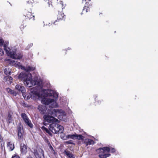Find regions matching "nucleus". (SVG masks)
I'll return each mask as SVG.
<instances>
[{
    "mask_svg": "<svg viewBox=\"0 0 158 158\" xmlns=\"http://www.w3.org/2000/svg\"><path fill=\"white\" fill-rule=\"evenodd\" d=\"M42 92L46 94L44 95L41 99V103L44 104L49 105L50 108L47 110V107L45 106L39 105L38 106V109L40 113L42 114H46L56 116L59 118V117L65 116L66 114L63 110L59 109H55L54 108L58 106V104L56 102V99L58 97V94L56 91L52 90H44Z\"/></svg>",
    "mask_w": 158,
    "mask_h": 158,
    "instance_id": "1",
    "label": "nucleus"
},
{
    "mask_svg": "<svg viewBox=\"0 0 158 158\" xmlns=\"http://www.w3.org/2000/svg\"><path fill=\"white\" fill-rule=\"evenodd\" d=\"M6 60L8 61V63L10 64L19 69H21L27 72H23L20 73L19 76V79L23 81L24 84L27 87H30L33 85L38 84L37 81L35 80L32 79L31 75L27 72L34 70V67L30 66L25 67L22 66L20 62L10 59H6Z\"/></svg>",
    "mask_w": 158,
    "mask_h": 158,
    "instance_id": "2",
    "label": "nucleus"
},
{
    "mask_svg": "<svg viewBox=\"0 0 158 158\" xmlns=\"http://www.w3.org/2000/svg\"><path fill=\"white\" fill-rule=\"evenodd\" d=\"M4 50L8 56H10L11 58L14 59H20L22 57V55L20 53H18L17 54L16 50L14 49L13 51H11L9 48L7 47L5 45H4Z\"/></svg>",
    "mask_w": 158,
    "mask_h": 158,
    "instance_id": "3",
    "label": "nucleus"
},
{
    "mask_svg": "<svg viewBox=\"0 0 158 158\" xmlns=\"http://www.w3.org/2000/svg\"><path fill=\"white\" fill-rule=\"evenodd\" d=\"M48 128L50 131L55 134L62 133L64 130L63 127L57 123L56 122L50 124Z\"/></svg>",
    "mask_w": 158,
    "mask_h": 158,
    "instance_id": "4",
    "label": "nucleus"
},
{
    "mask_svg": "<svg viewBox=\"0 0 158 158\" xmlns=\"http://www.w3.org/2000/svg\"><path fill=\"white\" fill-rule=\"evenodd\" d=\"M44 89H41V93H39L37 91H34V93H31V94H29V95H25L24 96V98H25V97L27 96V99H29L30 98H31L33 99H40L43 97V94L44 93V92H42V91Z\"/></svg>",
    "mask_w": 158,
    "mask_h": 158,
    "instance_id": "5",
    "label": "nucleus"
},
{
    "mask_svg": "<svg viewBox=\"0 0 158 158\" xmlns=\"http://www.w3.org/2000/svg\"><path fill=\"white\" fill-rule=\"evenodd\" d=\"M33 152L36 158L44 157V151L41 148H37L36 149H34Z\"/></svg>",
    "mask_w": 158,
    "mask_h": 158,
    "instance_id": "6",
    "label": "nucleus"
},
{
    "mask_svg": "<svg viewBox=\"0 0 158 158\" xmlns=\"http://www.w3.org/2000/svg\"><path fill=\"white\" fill-rule=\"evenodd\" d=\"M50 114H47V115L45 114L44 116V120L46 121L47 122L49 123H52L56 122L58 121V120L54 118L53 115L52 116H50ZM56 117V116H55Z\"/></svg>",
    "mask_w": 158,
    "mask_h": 158,
    "instance_id": "7",
    "label": "nucleus"
},
{
    "mask_svg": "<svg viewBox=\"0 0 158 158\" xmlns=\"http://www.w3.org/2000/svg\"><path fill=\"white\" fill-rule=\"evenodd\" d=\"M21 115L25 123L31 128H33V125L26 114L23 113Z\"/></svg>",
    "mask_w": 158,
    "mask_h": 158,
    "instance_id": "8",
    "label": "nucleus"
},
{
    "mask_svg": "<svg viewBox=\"0 0 158 158\" xmlns=\"http://www.w3.org/2000/svg\"><path fill=\"white\" fill-rule=\"evenodd\" d=\"M15 89L18 91L21 92L23 94V97H24L25 94L24 93L25 92V90L24 87L22 85L18 84L16 85Z\"/></svg>",
    "mask_w": 158,
    "mask_h": 158,
    "instance_id": "9",
    "label": "nucleus"
},
{
    "mask_svg": "<svg viewBox=\"0 0 158 158\" xmlns=\"http://www.w3.org/2000/svg\"><path fill=\"white\" fill-rule=\"evenodd\" d=\"M13 113L11 111L9 112L8 116L6 118V120L9 123L12 122L13 119Z\"/></svg>",
    "mask_w": 158,
    "mask_h": 158,
    "instance_id": "10",
    "label": "nucleus"
},
{
    "mask_svg": "<svg viewBox=\"0 0 158 158\" xmlns=\"http://www.w3.org/2000/svg\"><path fill=\"white\" fill-rule=\"evenodd\" d=\"M20 149L21 153L26 154L27 151V146L23 143H21L20 145Z\"/></svg>",
    "mask_w": 158,
    "mask_h": 158,
    "instance_id": "11",
    "label": "nucleus"
},
{
    "mask_svg": "<svg viewBox=\"0 0 158 158\" xmlns=\"http://www.w3.org/2000/svg\"><path fill=\"white\" fill-rule=\"evenodd\" d=\"M64 153L68 157V158H75L74 155L71 152L69 151L65 150Z\"/></svg>",
    "mask_w": 158,
    "mask_h": 158,
    "instance_id": "12",
    "label": "nucleus"
},
{
    "mask_svg": "<svg viewBox=\"0 0 158 158\" xmlns=\"http://www.w3.org/2000/svg\"><path fill=\"white\" fill-rule=\"evenodd\" d=\"M31 10H29V11L27 12V10L25 11V13L26 15H25L26 17H27V19H30L32 18V17H33V20H34L35 19L34 18V15L32 16L31 14Z\"/></svg>",
    "mask_w": 158,
    "mask_h": 158,
    "instance_id": "13",
    "label": "nucleus"
},
{
    "mask_svg": "<svg viewBox=\"0 0 158 158\" xmlns=\"http://www.w3.org/2000/svg\"><path fill=\"white\" fill-rule=\"evenodd\" d=\"M7 147L10 151H12L15 148L14 143L11 142L7 143Z\"/></svg>",
    "mask_w": 158,
    "mask_h": 158,
    "instance_id": "14",
    "label": "nucleus"
},
{
    "mask_svg": "<svg viewBox=\"0 0 158 158\" xmlns=\"http://www.w3.org/2000/svg\"><path fill=\"white\" fill-rule=\"evenodd\" d=\"M84 143L86 145L93 144L94 143V142L93 140L89 139H85Z\"/></svg>",
    "mask_w": 158,
    "mask_h": 158,
    "instance_id": "15",
    "label": "nucleus"
},
{
    "mask_svg": "<svg viewBox=\"0 0 158 158\" xmlns=\"http://www.w3.org/2000/svg\"><path fill=\"white\" fill-rule=\"evenodd\" d=\"M65 16L64 13L62 12H61L60 13H59L57 15V19L59 20H63Z\"/></svg>",
    "mask_w": 158,
    "mask_h": 158,
    "instance_id": "16",
    "label": "nucleus"
},
{
    "mask_svg": "<svg viewBox=\"0 0 158 158\" xmlns=\"http://www.w3.org/2000/svg\"><path fill=\"white\" fill-rule=\"evenodd\" d=\"M65 137L67 139H75L76 136H75V134H71L69 135H66L65 136Z\"/></svg>",
    "mask_w": 158,
    "mask_h": 158,
    "instance_id": "17",
    "label": "nucleus"
},
{
    "mask_svg": "<svg viewBox=\"0 0 158 158\" xmlns=\"http://www.w3.org/2000/svg\"><path fill=\"white\" fill-rule=\"evenodd\" d=\"M4 72L6 75H10V74L11 70L9 68L7 67L4 69Z\"/></svg>",
    "mask_w": 158,
    "mask_h": 158,
    "instance_id": "18",
    "label": "nucleus"
},
{
    "mask_svg": "<svg viewBox=\"0 0 158 158\" xmlns=\"http://www.w3.org/2000/svg\"><path fill=\"white\" fill-rule=\"evenodd\" d=\"M75 136H76L75 139L83 140L84 139V137L81 135H77L76 133H75Z\"/></svg>",
    "mask_w": 158,
    "mask_h": 158,
    "instance_id": "19",
    "label": "nucleus"
},
{
    "mask_svg": "<svg viewBox=\"0 0 158 158\" xmlns=\"http://www.w3.org/2000/svg\"><path fill=\"white\" fill-rule=\"evenodd\" d=\"M88 2H86L85 3V6L84 7V9L83 10V12H87L88 11L89 8V7L90 6H88Z\"/></svg>",
    "mask_w": 158,
    "mask_h": 158,
    "instance_id": "20",
    "label": "nucleus"
},
{
    "mask_svg": "<svg viewBox=\"0 0 158 158\" xmlns=\"http://www.w3.org/2000/svg\"><path fill=\"white\" fill-rule=\"evenodd\" d=\"M100 149L101 150H102L104 152H109L110 151V148L107 147H103V148H101Z\"/></svg>",
    "mask_w": 158,
    "mask_h": 158,
    "instance_id": "21",
    "label": "nucleus"
},
{
    "mask_svg": "<svg viewBox=\"0 0 158 158\" xmlns=\"http://www.w3.org/2000/svg\"><path fill=\"white\" fill-rule=\"evenodd\" d=\"M110 156L109 154H105L103 155H99V156L100 158H106Z\"/></svg>",
    "mask_w": 158,
    "mask_h": 158,
    "instance_id": "22",
    "label": "nucleus"
},
{
    "mask_svg": "<svg viewBox=\"0 0 158 158\" xmlns=\"http://www.w3.org/2000/svg\"><path fill=\"white\" fill-rule=\"evenodd\" d=\"M5 78H6V79L7 81H9L10 83H11L12 82V78L11 77L8 76L6 77Z\"/></svg>",
    "mask_w": 158,
    "mask_h": 158,
    "instance_id": "23",
    "label": "nucleus"
},
{
    "mask_svg": "<svg viewBox=\"0 0 158 158\" xmlns=\"http://www.w3.org/2000/svg\"><path fill=\"white\" fill-rule=\"evenodd\" d=\"M18 133H23V130L22 127L19 126L18 127Z\"/></svg>",
    "mask_w": 158,
    "mask_h": 158,
    "instance_id": "24",
    "label": "nucleus"
},
{
    "mask_svg": "<svg viewBox=\"0 0 158 158\" xmlns=\"http://www.w3.org/2000/svg\"><path fill=\"white\" fill-rule=\"evenodd\" d=\"M6 90L7 92H8V93L10 94H14V91L12 90L11 89L9 88H7L6 89Z\"/></svg>",
    "mask_w": 158,
    "mask_h": 158,
    "instance_id": "25",
    "label": "nucleus"
},
{
    "mask_svg": "<svg viewBox=\"0 0 158 158\" xmlns=\"http://www.w3.org/2000/svg\"><path fill=\"white\" fill-rule=\"evenodd\" d=\"M23 133H18V137L19 139H22V138Z\"/></svg>",
    "mask_w": 158,
    "mask_h": 158,
    "instance_id": "26",
    "label": "nucleus"
},
{
    "mask_svg": "<svg viewBox=\"0 0 158 158\" xmlns=\"http://www.w3.org/2000/svg\"><path fill=\"white\" fill-rule=\"evenodd\" d=\"M26 2L29 4H32L34 2L33 0H27Z\"/></svg>",
    "mask_w": 158,
    "mask_h": 158,
    "instance_id": "27",
    "label": "nucleus"
},
{
    "mask_svg": "<svg viewBox=\"0 0 158 158\" xmlns=\"http://www.w3.org/2000/svg\"><path fill=\"white\" fill-rule=\"evenodd\" d=\"M66 143L68 144H73V143L72 140H69L66 142Z\"/></svg>",
    "mask_w": 158,
    "mask_h": 158,
    "instance_id": "28",
    "label": "nucleus"
},
{
    "mask_svg": "<svg viewBox=\"0 0 158 158\" xmlns=\"http://www.w3.org/2000/svg\"><path fill=\"white\" fill-rule=\"evenodd\" d=\"M11 158H20V157L18 155L15 154L12 156Z\"/></svg>",
    "mask_w": 158,
    "mask_h": 158,
    "instance_id": "29",
    "label": "nucleus"
},
{
    "mask_svg": "<svg viewBox=\"0 0 158 158\" xmlns=\"http://www.w3.org/2000/svg\"><path fill=\"white\" fill-rule=\"evenodd\" d=\"M4 54L3 51L2 49L0 48V55L1 56L3 55Z\"/></svg>",
    "mask_w": 158,
    "mask_h": 158,
    "instance_id": "30",
    "label": "nucleus"
},
{
    "mask_svg": "<svg viewBox=\"0 0 158 158\" xmlns=\"http://www.w3.org/2000/svg\"><path fill=\"white\" fill-rule=\"evenodd\" d=\"M47 133H48L49 135H50L51 136H52V134L50 132V131L48 129L47 130L45 131Z\"/></svg>",
    "mask_w": 158,
    "mask_h": 158,
    "instance_id": "31",
    "label": "nucleus"
},
{
    "mask_svg": "<svg viewBox=\"0 0 158 158\" xmlns=\"http://www.w3.org/2000/svg\"><path fill=\"white\" fill-rule=\"evenodd\" d=\"M41 129L44 131H46L48 129L44 126H43L41 127Z\"/></svg>",
    "mask_w": 158,
    "mask_h": 158,
    "instance_id": "32",
    "label": "nucleus"
},
{
    "mask_svg": "<svg viewBox=\"0 0 158 158\" xmlns=\"http://www.w3.org/2000/svg\"><path fill=\"white\" fill-rule=\"evenodd\" d=\"M3 40L2 39H0V46H2L3 45Z\"/></svg>",
    "mask_w": 158,
    "mask_h": 158,
    "instance_id": "33",
    "label": "nucleus"
},
{
    "mask_svg": "<svg viewBox=\"0 0 158 158\" xmlns=\"http://www.w3.org/2000/svg\"><path fill=\"white\" fill-rule=\"evenodd\" d=\"M60 4L62 5V8L63 9V8H64V7L63 6V2L62 1H61L60 2Z\"/></svg>",
    "mask_w": 158,
    "mask_h": 158,
    "instance_id": "34",
    "label": "nucleus"
},
{
    "mask_svg": "<svg viewBox=\"0 0 158 158\" xmlns=\"http://www.w3.org/2000/svg\"><path fill=\"white\" fill-rule=\"evenodd\" d=\"M111 152H115V149L114 148H112L111 150Z\"/></svg>",
    "mask_w": 158,
    "mask_h": 158,
    "instance_id": "35",
    "label": "nucleus"
},
{
    "mask_svg": "<svg viewBox=\"0 0 158 158\" xmlns=\"http://www.w3.org/2000/svg\"><path fill=\"white\" fill-rule=\"evenodd\" d=\"M32 45H33L32 44H30L28 45V48L29 47V48H30V47L32 46Z\"/></svg>",
    "mask_w": 158,
    "mask_h": 158,
    "instance_id": "36",
    "label": "nucleus"
},
{
    "mask_svg": "<svg viewBox=\"0 0 158 158\" xmlns=\"http://www.w3.org/2000/svg\"><path fill=\"white\" fill-rule=\"evenodd\" d=\"M56 21V20L55 21H52V22L51 23V24H53L54 23H55V22Z\"/></svg>",
    "mask_w": 158,
    "mask_h": 158,
    "instance_id": "37",
    "label": "nucleus"
},
{
    "mask_svg": "<svg viewBox=\"0 0 158 158\" xmlns=\"http://www.w3.org/2000/svg\"><path fill=\"white\" fill-rule=\"evenodd\" d=\"M26 158H33L32 157L29 156H28Z\"/></svg>",
    "mask_w": 158,
    "mask_h": 158,
    "instance_id": "38",
    "label": "nucleus"
},
{
    "mask_svg": "<svg viewBox=\"0 0 158 158\" xmlns=\"http://www.w3.org/2000/svg\"><path fill=\"white\" fill-rule=\"evenodd\" d=\"M48 5H49L48 6H49L50 5V2H48Z\"/></svg>",
    "mask_w": 158,
    "mask_h": 158,
    "instance_id": "39",
    "label": "nucleus"
},
{
    "mask_svg": "<svg viewBox=\"0 0 158 158\" xmlns=\"http://www.w3.org/2000/svg\"><path fill=\"white\" fill-rule=\"evenodd\" d=\"M82 3H83L84 2H85V0H82Z\"/></svg>",
    "mask_w": 158,
    "mask_h": 158,
    "instance_id": "40",
    "label": "nucleus"
},
{
    "mask_svg": "<svg viewBox=\"0 0 158 158\" xmlns=\"http://www.w3.org/2000/svg\"><path fill=\"white\" fill-rule=\"evenodd\" d=\"M50 23H49V24H48V26H50Z\"/></svg>",
    "mask_w": 158,
    "mask_h": 158,
    "instance_id": "41",
    "label": "nucleus"
},
{
    "mask_svg": "<svg viewBox=\"0 0 158 158\" xmlns=\"http://www.w3.org/2000/svg\"><path fill=\"white\" fill-rule=\"evenodd\" d=\"M41 87H42L41 85H40V87H41Z\"/></svg>",
    "mask_w": 158,
    "mask_h": 158,
    "instance_id": "42",
    "label": "nucleus"
}]
</instances>
